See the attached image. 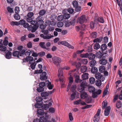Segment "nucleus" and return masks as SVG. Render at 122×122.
I'll return each mask as SVG.
<instances>
[{"instance_id": "57", "label": "nucleus", "mask_w": 122, "mask_h": 122, "mask_svg": "<svg viewBox=\"0 0 122 122\" xmlns=\"http://www.w3.org/2000/svg\"><path fill=\"white\" fill-rule=\"evenodd\" d=\"M15 12L16 14H18L20 11L19 7H15Z\"/></svg>"}, {"instance_id": "4", "label": "nucleus", "mask_w": 122, "mask_h": 122, "mask_svg": "<svg viewBox=\"0 0 122 122\" xmlns=\"http://www.w3.org/2000/svg\"><path fill=\"white\" fill-rule=\"evenodd\" d=\"M58 43L59 45L60 44L72 49L74 48V47L73 46L71 45L65 41H61L58 42Z\"/></svg>"}, {"instance_id": "30", "label": "nucleus", "mask_w": 122, "mask_h": 122, "mask_svg": "<svg viewBox=\"0 0 122 122\" xmlns=\"http://www.w3.org/2000/svg\"><path fill=\"white\" fill-rule=\"evenodd\" d=\"M88 90L90 92L92 93L95 91V89L92 86H90L88 88Z\"/></svg>"}, {"instance_id": "64", "label": "nucleus", "mask_w": 122, "mask_h": 122, "mask_svg": "<svg viewBox=\"0 0 122 122\" xmlns=\"http://www.w3.org/2000/svg\"><path fill=\"white\" fill-rule=\"evenodd\" d=\"M45 86V83L44 82H40L39 84V87H43Z\"/></svg>"}, {"instance_id": "10", "label": "nucleus", "mask_w": 122, "mask_h": 122, "mask_svg": "<svg viewBox=\"0 0 122 122\" xmlns=\"http://www.w3.org/2000/svg\"><path fill=\"white\" fill-rule=\"evenodd\" d=\"M88 77L89 74L86 72L84 73L81 75V78L83 80L88 79Z\"/></svg>"}, {"instance_id": "60", "label": "nucleus", "mask_w": 122, "mask_h": 122, "mask_svg": "<svg viewBox=\"0 0 122 122\" xmlns=\"http://www.w3.org/2000/svg\"><path fill=\"white\" fill-rule=\"evenodd\" d=\"M7 9L9 13H11L13 12L12 9L9 7H7Z\"/></svg>"}, {"instance_id": "59", "label": "nucleus", "mask_w": 122, "mask_h": 122, "mask_svg": "<svg viewBox=\"0 0 122 122\" xmlns=\"http://www.w3.org/2000/svg\"><path fill=\"white\" fill-rule=\"evenodd\" d=\"M35 107H36L37 108H40L42 107V104L39 103H37L35 105Z\"/></svg>"}, {"instance_id": "45", "label": "nucleus", "mask_w": 122, "mask_h": 122, "mask_svg": "<svg viewBox=\"0 0 122 122\" xmlns=\"http://www.w3.org/2000/svg\"><path fill=\"white\" fill-rule=\"evenodd\" d=\"M89 81L91 83L93 84L95 82V79L94 78L92 77L90 78Z\"/></svg>"}, {"instance_id": "19", "label": "nucleus", "mask_w": 122, "mask_h": 122, "mask_svg": "<svg viewBox=\"0 0 122 122\" xmlns=\"http://www.w3.org/2000/svg\"><path fill=\"white\" fill-rule=\"evenodd\" d=\"M39 27V25H35L32 26V29L31 30V32L33 33L35 32Z\"/></svg>"}, {"instance_id": "24", "label": "nucleus", "mask_w": 122, "mask_h": 122, "mask_svg": "<svg viewBox=\"0 0 122 122\" xmlns=\"http://www.w3.org/2000/svg\"><path fill=\"white\" fill-rule=\"evenodd\" d=\"M100 46L98 43H96L93 46L94 49L95 50H97L100 48Z\"/></svg>"}, {"instance_id": "2", "label": "nucleus", "mask_w": 122, "mask_h": 122, "mask_svg": "<svg viewBox=\"0 0 122 122\" xmlns=\"http://www.w3.org/2000/svg\"><path fill=\"white\" fill-rule=\"evenodd\" d=\"M52 60L54 64L57 66L59 65L60 63H61V58L57 56L53 57Z\"/></svg>"}, {"instance_id": "27", "label": "nucleus", "mask_w": 122, "mask_h": 122, "mask_svg": "<svg viewBox=\"0 0 122 122\" xmlns=\"http://www.w3.org/2000/svg\"><path fill=\"white\" fill-rule=\"evenodd\" d=\"M105 69V67L101 65L99 67V70L100 72L102 73L104 72Z\"/></svg>"}, {"instance_id": "62", "label": "nucleus", "mask_w": 122, "mask_h": 122, "mask_svg": "<svg viewBox=\"0 0 122 122\" xmlns=\"http://www.w3.org/2000/svg\"><path fill=\"white\" fill-rule=\"evenodd\" d=\"M98 20L99 22L101 23H103L104 21L103 18L102 17L99 18L98 19Z\"/></svg>"}, {"instance_id": "1", "label": "nucleus", "mask_w": 122, "mask_h": 122, "mask_svg": "<svg viewBox=\"0 0 122 122\" xmlns=\"http://www.w3.org/2000/svg\"><path fill=\"white\" fill-rule=\"evenodd\" d=\"M74 76L75 77V82L76 83L79 82L81 84L78 90L79 92H81L84 90L85 87L86 83L83 80L80 79V77L79 76L74 75Z\"/></svg>"}, {"instance_id": "56", "label": "nucleus", "mask_w": 122, "mask_h": 122, "mask_svg": "<svg viewBox=\"0 0 122 122\" xmlns=\"http://www.w3.org/2000/svg\"><path fill=\"white\" fill-rule=\"evenodd\" d=\"M49 111L52 113H54L55 111L54 108L52 107L50 108L49 109Z\"/></svg>"}, {"instance_id": "43", "label": "nucleus", "mask_w": 122, "mask_h": 122, "mask_svg": "<svg viewBox=\"0 0 122 122\" xmlns=\"http://www.w3.org/2000/svg\"><path fill=\"white\" fill-rule=\"evenodd\" d=\"M53 35H51L49 34H48L46 36H45L44 39H50L51 38L53 37Z\"/></svg>"}, {"instance_id": "42", "label": "nucleus", "mask_w": 122, "mask_h": 122, "mask_svg": "<svg viewBox=\"0 0 122 122\" xmlns=\"http://www.w3.org/2000/svg\"><path fill=\"white\" fill-rule=\"evenodd\" d=\"M107 104V102L106 101H104L102 103V108L104 109Z\"/></svg>"}, {"instance_id": "9", "label": "nucleus", "mask_w": 122, "mask_h": 122, "mask_svg": "<svg viewBox=\"0 0 122 122\" xmlns=\"http://www.w3.org/2000/svg\"><path fill=\"white\" fill-rule=\"evenodd\" d=\"M83 91L81 92H82L81 93L80 97L81 98L84 99L87 97L88 95L86 92H82Z\"/></svg>"}, {"instance_id": "48", "label": "nucleus", "mask_w": 122, "mask_h": 122, "mask_svg": "<svg viewBox=\"0 0 122 122\" xmlns=\"http://www.w3.org/2000/svg\"><path fill=\"white\" fill-rule=\"evenodd\" d=\"M10 24L12 25H19V24L17 22H14V21H12L10 22Z\"/></svg>"}, {"instance_id": "41", "label": "nucleus", "mask_w": 122, "mask_h": 122, "mask_svg": "<svg viewBox=\"0 0 122 122\" xmlns=\"http://www.w3.org/2000/svg\"><path fill=\"white\" fill-rule=\"evenodd\" d=\"M72 4L74 7L75 8L78 6V4L76 0H74L73 1Z\"/></svg>"}, {"instance_id": "18", "label": "nucleus", "mask_w": 122, "mask_h": 122, "mask_svg": "<svg viewBox=\"0 0 122 122\" xmlns=\"http://www.w3.org/2000/svg\"><path fill=\"white\" fill-rule=\"evenodd\" d=\"M46 11L45 9H42L40 10L39 12V15L41 16H43L46 13Z\"/></svg>"}, {"instance_id": "8", "label": "nucleus", "mask_w": 122, "mask_h": 122, "mask_svg": "<svg viewBox=\"0 0 122 122\" xmlns=\"http://www.w3.org/2000/svg\"><path fill=\"white\" fill-rule=\"evenodd\" d=\"M25 60L27 61H29L30 64H31L32 62L35 61L33 60V57L31 56L27 57L25 58Z\"/></svg>"}, {"instance_id": "53", "label": "nucleus", "mask_w": 122, "mask_h": 122, "mask_svg": "<svg viewBox=\"0 0 122 122\" xmlns=\"http://www.w3.org/2000/svg\"><path fill=\"white\" fill-rule=\"evenodd\" d=\"M63 16L64 18L65 17V18L66 19H68L70 17V15L69 14L67 13L64 14Z\"/></svg>"}, {"instance_id": "63", "label": "nucleus", "mask_w": 122, "mask_h": 122, "mask_svg": "<svg viewBox=\"0 0 122 122\" xmlns=\"http://www.w3.org/2000/svg\"><path fill=\"white\" fill-rule=\"evenodd\" d=\"M6 50V48L5 46H2L0 48V50L2 51H5Z\"/></svg>"}, {"instance_id": "51", "label": "nucleus", "mask_w": 122, "mask_h": 122, "mask_svg": "<svg viewBox=\"0 0 122 122\" xmlns=\"http://www.w3.org/2000/svg\"><path fill=\"white\" fill-rule=\"evenodd\" d=\"M34 13L32 12H29L27 14V16L28 17L31 18L34 15Z\"/></svg>"}, {"instance_id": "12", "label": "nucleus", "mask_w": 122, "mask_h": 122, "mask_svg": "<svg viewBox=\"0 0 122 122\" xmlns=\"http://www.w3.org/2000/svg\"><path fill=\"white\" fill-rule=\"evenodd\" d=\"M36 100L37 102H40L42 101V102L41 103L42 104L43 103V102L45 103L47 102V101H45L42 100V99L41 97H36Z\"/></svg>"}, {"instance_id": "58", "label": "nucleus", "mask_w": 122, "mask_h": 122, "mask_svg": "<svg viewBox=\"0 0 122 122\" xmlns=\"http://www.w3.org/2000/svg\"><path fill=\"white\" fill-rule=\"evenodd\" d=\"M76 94L75 92H73V93L71 95V97L70 99L71 100H73L75 98V96Z\"/></svg>"}, {"instance_id": "14", "label": "nucleus", "mask_w": 122, "mask_h": 122, "mask_svg": "<svg viewBox=\"0 0 122 122\" xmlns=\"http://www.w3.org/2000/svg\"><path fill=\"white\" fill-rule=\"evenodd\" d=\"M12 55L18 58L19 57V52L17 51H14L12 53Z\"/></svg>"}, {"instance_id": "40", "label": "nucleus", "mask_w": 122, "mask_h": 122, "mask_svg": "<svg viewBox=\"0 0 122 122\" xmlns=\"http://www.w3.org/2000/svg\"><path fill=\"white\" fill-rule=\"evenodd\" d=\"M43 109L45 110H47L48 109L49 107V106H48V104H43L42 105V107Z\"/></svg>"}, {"instance_id": "17", "label": "nucleus", "mask_w": 122, "mask_h": 122, "mask_svg": "<svg viewBox=\"0 0 122 122\" xmlns=\"http://www.w3.org/2000/svg\"><path fill=\"white\" fill-rule=\"evenodd\" d=\"M87 70V68L85 66H82L80 69V71L82 73H84Z\"/></svg>"}, {"instance_id": "33", "label": "nucleus", "mask_w": 122, "mask_h": 122, "mask_svg": "<svg viewBox=\"0 0 122 122\" xmlns=\"http://www.w3.org/2000/svg\"><path fill=\"white\" fill-rule=\"evenodd\" d=\"M102 81L100 80H97L95 82V84L96 86H101L102 84L101 81Z\"/></svg>"}, {"instance_id": "50", "label": "nucleus", "mask_w": 122, "mask_h": 122, "mask_svg": "<svg viewBox=\"0 0 122 122\" xmlns=\"http://www.w3.org/2000/svg\"><path fill=\"white\" fill-rule=\"evenodd\" d=\"M25 51L24 49H23L20 52H19L20 56H22L25 54Z\"/></svg>"}, {"instance_id": "22", "label": "nucleus", "mask_w": 122, "mask_h": 122, "mask_svg": "<svg viewBox=\"0 0 122 122\" xmlns=\"http://www.w3.org/2000/svg\"><path fill=\"white\" fill-rule=\"evenodd\" d=\"M99 62L100 64L101 65H105L107 63V61L105 59H102L100 60Z\"/></svg>"}, {"instance_id": "44", "label": "nucleus", "mask_w": 122, "mask_h": 122, "mask_svg": "<svg viewBox=\"0 0 122 122\" xmlns=\"http://www.w3.org/2000/svg\"><path fill=\"white\" fill-rule=\"evenodd\" d=\"M88 61L86 59H82L81 61V63L84 64H86L88 63Z\"/></svg>"}, {"instance_id": "29", "label": "nucleus", "mask_w": 122, "mask_h": 122, "mask_svg": "<svg viewBox=\"0 0 122 122\" xmlns=\"http://www.w3.org/2000/svg\"><path fill=\"white\" fill-rule=\"evenodd\" d=\"M46 82L48 84L47 86L49 89H52V88L53 86L51 84V83L48 81H46Z\"/></svg>"}, {"instance_id": "28", "label": "nucleus", "mask_w": 122, "mask_h": 122, "mask_svg": "<svg viewBox=\"0 0 122 122\" xmlns=\"http://www.w3.org/2000/svg\"><path fill=\"white\" fill-rule=\"evenodd\" d=\"M96 61L95 60H92L90 62L89 65L91 67L94 66L96 64Z\"/></svg>"}, {"instance_id": "16", "label": "nucleus", "mask_w": 122, "mask_h": 122, "mask_svg": "<svg viewBox=\"0 0 122 122\" xmlns=\"http://www.w3.org/2000/svg\"><path fill=\"white\" fill-rule=\"evenodd\" d=\"M103 55V54L100 51H99L98 52H97L96 54L95 57L97 58L100 59L101 58Z\"/></svg>"}, {"instance_id": "47", "label": "nucleus", "mask_w": 122, "mask_h": 122, "mask_svg": "<svg viewBox=\"0 0 122 122\" xmlns=\"http://www.w3.org/2000/svg\"><path fill=\"white\" fill-rule=\"evenodd\" d=\"M37 90L38 92H41L44 91V89L43 87H39V88H37Z\"/></svg>"}, {"instance_id": "11", "label": "nucleus", "mask_w": 122, "mask_h": 122, "mask_svg": "<svg viewBox=\"0 0 122 122\" xmlns=\"http://www.w3.org/2000/svg\"><path fill=\"white\" fill-rule=\"evenodd\" d=\"M87 57L90 60L94 59L95 57V55L92 53H88Z\"/></svg>"}, {"instance_id": "49", "label": "nucleus", "mask_w": 122, "mask_h": 122, "mask_svg": "<svg viewBox=\"0 0 122 122\" xmlns=\"http://www.w3.org/2000/svg\"><path fill=\"white\" fill-rule=\"evenodd\" d=\"M75 10L76 12L80 11L81 9V7L80 6H79V5L75 7Z\"/></svg>"}, {"instance_id": "3", "label": "nucleus", "mask_w": 122, "mask_h": 122, "mask_svg": "<svg viewBox=\"0 0 122 122\" xmlns=\"http://www.w3.org/2000/svg\"><path fill=\"white\" fill-rule=\"evenodd\" d=\"M87 19V17H86L85 15H82L80 17L78 18V22L81 24H82L86 22Z\"/></svg>"}, {"instance_id": "35", "label": "nucleus", "mask_w": 122, "mask_h": 122, "mask_svg": "<svg viewBox=\"0 0 122 122\" xmlns=\"http://www.w3.org/2000/svg\"><path fill=\"white\" fill-rule=\"evenodd\" d=\"M64 18V17L63 15H61L58 16L57 17V20L60 21H62Z\"/></svg>"}, {"instance_id": "32", "label": "nucleus", "mask_w": 122, "mask_h": 122, "mask_svg": "<svg viewBox=\"0 0 122 122\" xmlns=\"http://www.w3.org/2000/svg\"><path fill=\"white\" fill-rule=\"evenodd\" d=\"M47 120L46 118L44 117H41L40 118V122H45Z\"/></svg>"}, {"instance_id": "31", "label": "nucleus", "mask_w": 122, "mask_h": 122, "mask_svg": "<svg viewBox=\"0 0 122 122\" xmlns=\"http://www.w3.org/2000/svg\"><path fill=\"white\" fill-rule=\"evenodd\" d=\"M91 69V71L92 73H95L98 71V69L97 68L95 67H93Z\"/></svg>"}, {"instance_id": "7", "label": "nucleus", "mask_w": 122, "mask_h": 122, "mask_svg": "<svg viewBox=\"0 0 122 122\" xmlns=\"http://www.w3.org/2000/svg\"><path fill=\"white\" fill-rule=\"evenodd\" d=\"M110 110V107L108 106L105 109L104 111V114L105 116H107L109 114Z\"/></svg>"}, {"instance_id": "37", "label": "nucleus", "mask_w": 122, "mask_h": 122, "mask_svg": "<svg viewBox=\"0 0 122 122\" xmlns=\"http://www.w3.org/2000/svg\"><path fill=\"white\" fill-rule=\"evenodd\" d=\"M35 61H34L32 62V63H31L30 65V67L32 69H34L35 67L36 64L35 63Z\"/></svg>"}, {"instance_id": "55", "label": "nucleus", "mask_w": 122, "mask_h": 122, "mask_svg": "<svg viewBox=\"0 0 122 122\" xmlns=\"http://www.w3.org/2000/svg\"><path fill=\"white\" fill-rule=\"evenodd\" d=\"M25 22V20H20L18 23L19 24V25L20 24H21L23 25L24 24Z\"/></svg>"}, {"instance_id": "46", "label": "nucleus", "mask_w": 122, "mask_h": 122, "mask_svg": "<svg viewBox=\"0 0 122 122\" xmlns=\"http://www.w3.org/2000/svg\"><path fill=\"white\" fill-rule=\"evenodd\" d=\"M64 25L63 23L62 22H58L57 24V26L58 27H61Z\"/></svg>"}, {"instance_id": "34", "label": "nucleus", "mask_w": 122, "mask_h": 122, "mask_svg": "<svg viewBox=\"0 0 122 122\" xmlns=\"http://www.w3.org/2000/svg\"><path fill=\"white\" fill-rule=\"evenodd\" d=\"M76 85H73L71 86L70 90L71 91L73 92H76Z\"/></svg>"}, {"instance_id": "38", "label": "nucleus", "mask_w": 122, "mask_h": 122, "mask_svg": "<svg viewBox=\"0 0 122 122\" xmlns=\"http://www.w3.org/2000/svg\"><path fill=\"white\" fill-rule=\"evenodd\" d=\"M41 95L42 97H45L48 96L49 95V94L47 92H43L41 93Z\"/></svg>"}, {"instance_id": "54", "label": "nucleus", "mask_w": 122, "mask_h": 122, "mask_svg": "<svg viewBox=\"0 0 122 122\" xmlns=\"http://www.w3.org/2000/svg\"><path fill=\"white\" fill-rule=\"evenodd\" d=\"M42 70L41 69H40L39 70H35L34 72L35 74H38L41 73L42 72Z\"/></svg>"}, {"instance_id": "25", "label": "nucleus", "mask_w": 122, "mask_h": 122, "mask_svg": "<svg viewBox=\"0 0 122 122\" xmlns=\"http://www.w3.org/2000/svg\"><path fill=\"white\" fill-rule=\"evenodd\" d=\"M39 45L41 48L43 49H46L48 50V48H46L45 45V43L43 42H41L39 43Z\"/></svg>"}, {"instance_id": "23", "label": "nucleus", "mask_w": 122, "mask_h": 122, "mask_svg": "<svg viewBox=\"0 0 122 122\" xmlns=\"http://www.w3.org/2000/svg\"><path fill=\"white\" fill-rule=\"evenodd\" d=\"M107 46L105 44H102L101 46V49L102 51H104L106 50L107 48Z\"/></svg>"}, {"instance_id": "13", "label": "nucleus", "mask_w": 122, "mask_h": 122, "mask_svg": "<svg viewBox=\"0 0 122 122\" xmlns=\"http://www.w3.org/2000/svg\"><path fill=\"white\" fill-rule=\"evenodd\" d=\"M102 39V37L100 36L99 38H97L94 40L93 41L94 42H96V43H100L101 42Z\"/></svg>"}, {"instance_id": "15", "label": "nucleus", "mask_w": 122, "mask_h": 122, "mask_svg": "<svg viewBox=\"0 0 122 122\" xmlns=\"http://www.w3.org/2000/svg\"><path fill=\"white\" fill-rule=\"evenodd\" d=\"M12 53L11 52L8 51L5 54L6 58L8 59H10L11 58Z\"/></svg>"}, {"instance_id": "52", "label": "nucleus", "mask_w": 122, "mask_h": 122, "mask_svg": "<svg viewBox=\"0 0 122 122\" xmlns=\"http://www.w3.org/2000/svg\"><path fill=\"white\" fill-rule=\"evenodd\" d=\"M88 55V53H86L85 54H81L80 55V56L82 57L86 58L87 57Z\"/></svg>"}, {"instance_id": "26", "label": "nucleus", "mask_w": 122, "mask_h": 122, "mask_svg": "<svg viewBox=\"0 0 122 122\" xmlns=\"http://www.w3.org/2000/svg\"><path fill=\"white\" fill-rule=\"evenodd\" d=\"M58 76H62L63 75V69L62 68H60L58 71Z\"/></svg>"}, {"instance_id": "20", "label": "nucleus", "mask_w": 122, "mask_h": 122, "mask_svg": "<svg viewBox=\"0 0 122 122\" xmlns=\"http://www.w3.org/2000/svg\"><path fill=\"white\" fill-rule=\"evenodd\" d=\"M100 119V116L95 115L93 118L94 122H98Z\"/></svg>"}, {"instance_id": "39", "label": "nucleus", "mask_w": 122, "mask_h": 122, "mask_svg": "<svg viewBox=\"0 0 122 122\" xmlns=\"http://www.w3.org/2000/svg\"><path fill=\"white\" fill-rule=\"evenodd\" d=\"M14 17L15 20H19L20 18V16L18 14H15L14 15Z\"/></svg>"}, {"instance_id": "5", "label": "nucleus", "mask_w": 122, "mask_h": 122, "mask_svg": "<svg viewBox=\"0 0 122 122\" xmlns=\"http://www.w3.org/2000/svg\"><path fill=\"white\" fill-rule=\"evenodd\" d=\"M95 77L96 78L98 79V80H100L103 81L105 80V78L99 72H97L95 74Z\"/></svg>"}, {"instance_id": "6", "label": "nucleus", "mask_w": 122, "mask_h": 122, "mask_svg": "<svg viewBox=\"0 0 122 122\" xmlns=\"http://www.w3.org/2000/svg\"><path fill=\"white\" fill-rule=\"evenodd\" d=\"M46 75V72L44 71L42 72L40 76V79L42 81L46 80L47 78Z\"/></svg>"}, {"instance_id": "61", "label": "nucleus", "mask_w": 122, "mask_h": 122, "mask_svg": "<svg viewBox=\"0 0 122 122\" xmlns=\"http://www.w3.org/2000/svg\"><path fill=\"white\" fill-rule=\"evenodd\" d=\"M28 36L29 38H30L34 37L35 35L34 34L30 33L28 35Z\"/></svg>"}, {"instance_id": "36", "label": "nucleus", "mask_w": 122, "mask_h": 122, "mask_svg": "<svg viewBox=\"0 0 122 122\" xmlns=\"http://www.w3.org/2000/svg\"><path fill=\"white\" fill-rule=\"evenodd\" d=\"M85 99V101L87 103H89L91 102V97L88 96Z\"/></svg>"}, {"instance_id": "21", "label": "nucleus", "mask_w": 122, "mask_h": 122, "mask_svg": "<svg viewBox=\"0 0 122 122\" xmlns=\"http://www.w3.org/2000/svg\"><path fill=\"white\" fill-rule=\"evenodd\" d=\"M44 110L41 109H38L37 111V114L40 115H42L44 114Z\"/></svg>"}]
</instances>
